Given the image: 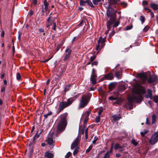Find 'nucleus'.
I'll list each match as a JSON object with an SVG mask.
<instances>
[{
	"label": "nucleus",
	"instance_id": "ddd939ff",
	"mask_svg": "<svg viewBox=\"0 0 158 158\" xmlns=\"http://www.w3.org/2000/svg\"><path fill=\"white\" fill-rule=\"evenodd\" d=\"M117 83L116 82H112L109 84L108 88L110 91H111L117 85Z\"/></svg>",
	"mask_w": 158,
	"mask_h": 158
},
{
	"label": "nucleus",
	"instance_id": "f3484780",
	"mask_svg": "<svg viewBox=\"0 0 158 158\" xmlns=\"http://www.w3.org/2000/svg\"><path fill=\"white\" fill-rule=\"evenodd\" d=\"M113 120L114 122L118 121L121 118V116L120 114H115L112 116Z\"/></svg>",
	"mask_w": 158,
	"mask_h": 158
},
{
	"label": "nucleus",
	"instance_id": "79ce46f5",
	"mask_svg": "<svg viewBox=\"0 0 158 158\" xmlns=\"http://www.w3.org/2000/svg\"><path fill=\"white\" fill-rule=\"evenodd\" d=\"M98 138L97 136H94V140L92 141L93 143L94 144H96V142L98 140Z\"/></svg>",
	"mask_w": 158,
	"mask_h": 158
},
{
	"label": "nucleus",
	"instance_id": "0e129e2a",
	"mask_svg": "<svg viewBox=\"0 0 158 158\" xmlns=\"http://www.w3.org/2000/svg\"><path fill=\"white\" fill-rule=\"evenodd\" d=\"M109 100H116V98L113 96H110L109 98Z\"/></svg>",
	"mask_w": 158,
	"mask_h": 158
},
{
	"label": "nucleus",
	"instance_id": "4be33fe9",
	"mask_svg": "<svg viewBox=\"0 0 158 158\" xmlns=\"http://www.w3.org/2000/svg\"><path fill=\"white\" fill-rule=\"evenodd\" d=\"M40 135L39 134L38 131H37L33 138L32 139L33 143H35L36 142V139L40 137Z\"/></svg>",
	"mask_w": 158,
	"mask_h": 158
},
{
	"label": "nucleus",
	"instance_id": "13d9d810",
	"mask_svg": "<svg viewBox=\"0 0 158 158\" xmlns=\"http://www.w3.org/2000/svg\"><path fill=\"white\" fill-rule=\"evenodd\" d=\"M88 119H89V118H86L85 117V118L84 121V125H85L87 124Z\"/></svg>",
	"mask_w": 158,
	"mask_h": 158
},
{
	"label": "nucleus",
	"instance_id": "09e8293b",
	"mask_svg": "<svg viewBox=\"0 0 158 158\" xmlns=\"http://www.w3.org/2000/svg\"><path fill=\"white\" fill-rule=\"evenodd\" d=\"M71 155V153L70 152H68L65 156V158H69V157Z\"/></svg>",
	"mask_w": 158,
	"mask_h": 158
},
{
	"label": "nucleus",
	"instance_id": "6ab92c4d",
	"mask_svg": "<svg viewBox=\"0 0 158 158\" xmlns=\"http://www.w3.org/2000/svg\"><path fill=\"white\" fill-rule=\"evenodd\" d=\"M46 141L47 142V143L49 145H52L54 142L52 138L49 137H47Z\"/></svg>",
	"mask_w": 158,
	"mask_h": 158
},
{
	"label": "nucleus",
	"instance_id": "3c124183",
	"mask_svg": "<svg viewBox=\"0 0 158 158\" xmlns=\"http://www.w3.org/2000/svg\"><path fill=\"white\" fill-rule=\"evenodd\" d=\"M148 131L147 130L144 131V132H141V135L142 137H144L146 134L148 132Z\"/></svg>",
	"mask_w": 158,
	"mask_h": 158
},
{
	"label": "nucleus",
	"instance_id": "c85d7f7f",
	"mask_svg": "<svg viewBox=\"0 0 158 158\" xmlns=\"http://www.w3.org/2000/svg\"><path fill=\"white\" fill-rule=\"evenodd\" d=\"M104 0H92V2L95 5H98L99 2L102 1H104Z\"/></svg>",
	"mask_w": 158,
	"mask_h": 158
},
{
	"label": "nucleus",
	"instance_id": "423d86ee",
	"mask_svg": "<svg viewBox=\"0 0 158 158\" xmlns=\"http://www.w3.org/2000/svg\"><path fill=\"white\" fill-rule=\"evenodd\" d=\"M106 41V37L102 38L100 36L98 41V44L96 45V50L99 51L105 45L104 43Z\"/></svg>",
	"mask_w": 158,
	"mask_h": 158
},
{
	"label": "nucleus",
	"instance_id": "7c9ffc66",
	"mask_svg": "<svg viewBox=\"0 0 158 158\" xmlns=\"http://www.w3.org/2000/svg\"><path fill=\"white\" fill-rule=\"evenodd\" d=\"M156 116L155 114H153L152 116V123L153 124L155 123L156 121Z\"/></svg>",
	"mask_w": 158,
	"mask_h": 158
},
{
	"label": "nucleus",
	"instance_id": "6e6552de",
	"mask_svg": "<svg viewBox=\"0 0 158 158\" xmlns=\"http://www.w3.org/2000/svg\"><path fill=\"white\" fill-rule=\"evenodd\" d=\"M157 142H158V131L154 132L149 141V143L152 145H154Z\"/></svg>",
	"mask_w": 158,
	"mask_h": 158
},
{
	"label": "nucleus",
	"instance_id": "5fc2aeb1",
	"mask_svg": "<svg viewBox=\"0 0 158 158\" xmlns=\"http://www.w3.org/2000/svg\"><path fill=\"white\" fill-rule=\"evenodd\" d=\"M120 144L118 143H116L114 146V148L115 150H117L119 149Z\"/></svg>",
	"mask_w": 158,
	"mask_h": 158
},
{
	"label": "nucleus",
	"instance_id": "b1692460",
	"mask_svg": "<svg viewBox=\"0 0 158 158\" xmlns=\"http://www.w3.org/2000/svg\"><path fill=\"white\" fill-rule=\"evenodd\" d=\"M118 90L119 91H123L126 89V87L125 85H118Z\"/></svg>",
	"mask_w": 158,
	"mask_h": 158
},
{
	"label": "nucleus",
	"instance_id": "a18cd8bd",
	"mask_svg": "<svg viewBox=\"0 0 158 158\" xmlns=\"http://www.w3.org/2000/svg\"><path fill=\"white\" fill-rule=\"evenodd\" d=\"M92 148V146L91 145L89 146L88 148L86 150L85 152L86 153H88L91 150Z\"/></svg>",
	"mask_w": 158,
	"mask_h": 158
},
{
	"label": "nucleus",
	"instance_id": "f257e3e1",
	"mask_svg": "<svg viewBox=\"0 0 158 158\" xmlns=\"http://www.w3.org/2000/svg\"><path fill=\"white\" fill-rule=\"evenodd\" d=\"M79 94H77L70 98L67 100V102L63 101L60 102L59 104L58 110L56 112L57 114H59L65 108L70 106L73 102L79 97Z\"/></svg>",
	"mask_w": 158,
	"mask_h": 158
},
{
	"label": "nucleus",
	"instance_id": "e433bc0d",
	"mask_svg": "<svg viewBox=\"0 0 158 158\" xmlns=\"http://www.w3.org/2000/svg\"><path fill=\"white\" fill-rule=\"evenodd\" d=\"M131 143L135 146H136L138 145V142H136L135 140L134 139H132Z\"/></svg>",
	"mask_w": 158,
	"mask_h": 158
},
{
	"label": "nucleus",
	"instance_id": "c756f323",
	"mask_svg": "<svg viewBox=\"0 0 158 158\" xmlns=\"http://www.w3.org/2000/svg\"><path fill=\"white\" fill-rule=\"evenodd\" d=\"M115 76L118 79L121 78V76L120 73L118 71L115 72Z\"/></svg>",
	"mask_w": 158,
	"mask_h": 158
},
{
	"label": "nucleus",
	"instance_id": "6e6d98bb",
	"mask_svg": "<svg viewBox=\"0 0 158 158\" xmlns=\"http://www.w3.org/2000/svg\"><path fill=\"white\" fill-rule=\"evenodd\" d=\"M12 42L13 43V47H12V53H13V55H14L15 52V46H14V40H12Z\"/></svg>",
	"mask_w": 158,
	"mask_h": 158
},
{
	"label": "nucleus",
	"instance_id": "4d7b16f0",
	"mask_svg": "<svg viewBox=\"0 0 158 158\" xmlns=\"http://www.w3.org/2000/svg\"><path fill=\"white\" fill-rule=\"evenodd\" d=\"M143 6H146L148 5V2L146 1H143L142 2Z\"/></svg>",
	"mask_w": 158,
	"mask_h": 158
},
{
	"label": "nucleus",
	"instance_id": "a19ab883",
	"mask_svg": "<svg viewBox=\"0 0 158 158\" xmlns=\"http://www.w3.org/2000/svg\"><path fill=\"white\" fill-rule=\"evenodd\" d=\"M62 45H63L62 44H58L56 48V52H57L58 51Z\"/></svg>",
	"mask_w": 158,
	"mask_h": 158
},
{
	"label": "nucleus",
	"instance_id": "603ef678",
	"mask_svg": "<svg viewBox=\"0 0 158 158\" xmlns=\"http://www.w3.org/2000/svg\"><path fill=\"white\" fill-rule=\"evenodd\" d=\"M100 117L99 116H98L96 117V118H95V122L97 123H98L100 122Z\"/></svg>",
	"mask_w": 158,
	"mask_h": 158
},
{
	"label": "nucleus",
	"instance_id": "f03ea898",
	"mask_svg": "<svg viewBox=\"0 0 158 158\" xmlns=\"http://www.w3.org/2000/svg\"><path fill=\"white\" fill-rule=\"evenodd\" d=\"M107 20L106 27L109 31L112 28V25L114 23L115 21H116V15L112 11L109 9L107 8L106 12Z\"/></svg>",
	"mask_w": 158,
	"mask_h": 158
},
{
	"label": "nucleus",
	"instance_id": "72a5a7b5",
	"mask_svg": "<svg viewBox=\"0 0 158 158\" xmlns=\"http://www.w3.org/2000/svg\"><path fill=\"white\" fill-rule=\"evenodd\" d=\"M80 4L81 6H85L86 5L85 1L83 0H80Z\"/></svg>",
	"mask_w": 158,
	"mask_h": 158
},
{
	"label": "nucleus",
	"instance_id": "680f3d73",
	"mask_svg": "<svg viewBox=\"0 0 158 158\" xmlns=\"http://www.w3.org/2000/svg\"><path fill=\"white\" fill-rule=\"evenodd\" d=\"M149 29V27L147 26H145L143 29V31L146 32H147L148 29Z\"/></svg>",
	"mask_w": 158,
	"mask_h": 158
},
{
	"label": "nucleus",
	"instance_id": "f8f14e48",
	"mask_svg": "<svg viewBox=\"0 0 158 158\" xmlns=\"http://www.w3.org/2000/svg\"><path fill=\"white\" fill-rule=\"evenodd\" d=\"M114 78V76L112 73H110L106 74L103 75V77L101 79V81L104 80H111Z\"/></svg>",
	"mask_w": 158,
	"mask_h": 158
},
{
	"label": "nucleus",
	"instance_id": "393cba45",
	"mask_svg": "<svg viewBox=\"0 0 158 158\" xmlns=\"http://www.w3.org/2000/svg\"><path fill=\"white\" fill-rule=\"evenodd\" d=\"M85 3L86 5L89 6H90L91 8H94V6L93 5L92 2L89 0H86Z\"/></svg>",
	"mask_w": 158,
	"mask_h": 158
},
{
	"label": "nucleus",
	"instance_id": "7ed1b4c3",
	"mask_svg": "<svg viewBox=\"0 0 158 158\" xmlns=\"http://www.w3.org/2000/svg\"><path fill=\"white\" fill-rule=\"evenodd\" d=\"M68 115V113L67 112L61 115L60 120L57 127V132L56 136L57 135L58 133L61 132L64 130L67 124L66 118Z\"/></svg>",
	"mask_w": 158,
	"mask_h": 158
},
{
	"label": "nucleus",
	"instance_id": "bf43d9fd",
	"mask_svg": "<svg viewBox=\"0 0 158 158\" xmlns=\"http://www.w3.org/2000/svg\"><path fill=\"white\" fill-rule=\"evenodd\" d=\"M3 103V101L1 99H0V109H2L3 108L1 106L2 105Z\"/></svg>",
	"mask_w": 158,
	"mask_h": 158
},
{
	"label": "nucleus",
	"instance_id": "5701e85b",
	"mask_svg": "<svg viewBox=\"0 0 158 158\" xmlns=\"http://www.w3.org/2000/svg\"><path fill=\"white\" fill-rule=\"evenodd\" d=\"M150 7L154 10L158 9V5L154 3H151L150 4Z\"/></svg>",
	"mask_w": 158,
	"mask_h": 158
},
{
	"label": "nucleus",
	"instance_id": "e2e57ef3",
	"mask_svg": "<svg viewBox=\"0 0 158 158\" xmlns=\"http://www.w3.org/2000/svg\"><path fill=\"white\" fill-rule=\"evenodd\" d=\"M110 156L109 154H107V153L105 154L104 157L103 158H109Z\"/></svg>",
	"mask_w": 158,
	"mask_h": 158
},
{
	"label": "nucleus",
	"instance_id": "9d476101",
	"mask_svg": "<svg viewBox=\"0 0 158 158\" xmlns=\"http://www.w3.org/2000/svg\"><path fill=\"white\" fill-rule=\"evenodd\" d=\"M71 46H68L65 50V56H64L63 60L64 61L67 60L70 57L72 53Z\"/></svg>",
	"mask_w": 158,
	"mask_h": 158
},
{
	"label": "nucleus",
	"instance_id": "aec40b11",
	"mask_svg": "<svg viewBox=\"0 0 158 158\" xmlns=\"http://www.w3.org/2000/svg\"><path fill=\"white\" fill-rule=\"evenodd\" d=\"M44 9L45 11H47L48 10L49 3L47 2V0H44Z\"/></svg>",
	"mask_w": 158,
	"mask_h": 158
},
{
	"label": "nucleus",
	"instance_id": "a878e982",
	"mask_svg": "<svg viewBox=\"0 0 158 158\" xmlns=\"http://www.w3.org/2000/svg\"><path fill=\"white\" fill-rule=\"evenodd\" d=\"M121 6L123 8H126L128 6V4L124 2H120Z\"/></svg>",
	"mask_w": 158,
	"mask_h": 158
},
{
	"label": "nucleus",
	"instance_id": "ea45409f",
	"mask_svg": "<svg viewBox=\"0 0 158 158\" xmlns=\"http://www.w3.org/2000/svg\"><path fill=\"white\" fill-rule=\"evenodd\" d=\"M79 148L77 147L76 148L75 150H74L73 152V155H76V154H77L78 152L79 151Z\"/></svg>",
	"mask_w": 158,
	"mask_h": 158
},
{
	"label": "nucleus",
	"instance_id": "58836bf2",
	"mask_svg": "<svg viewBox=\"0 0 158 158\" xmlns=\"http://www.w3.org/2000/svg\"><path fill=\"white\" fill-rule=\"evenodd\" d=\"M140 20L141 21L142 23L143 24L144 23L145 20V17L143 16H140L139 18Z\"/></svg>",
	"mask_w": 158,
	"mask_h": 158
},
{
	"label": "nucleus",
	"instance_id": "f704fd0d",
	"mask_svg": "<svg viewBox=\"0 0 158 158\" xmlns=\"http://www.w3.org/2000/svg\"><path fill=\"white\" fill-rule=\"evenodd\" d=\"M107 8L109 9L110 10H111L112 11L114 12V13L115 14V15H116V14L117 12V10H114V9H113L111 6H108Z\"/></svg>",
	"mask_w": 158,
	"mask_h": 158
},
{
	"label": "nucleus",
	"instance_id": "49530a36",
	"mask_svg": "<svg viewBox=\"0 0 158 158\" xmlns=\"http://www.w3.org/2000/svg\"><path fill=\"white\" fill-rule=\"evenodd\" d=\"M91 113L90 111H87L85 112V118H89V116Z\"/></svg>",
	"mask_w": 158,
	"mask_h": 158
},
{
	"label": "nucleus",
	"instance_id": "a211bd4d",
	"mask_svg": "<svg viewBox=\"0 0 158 158\" xmlns=\"http://www.w3.org/2000/svg\"><path fill=\"white\" fill-rule=\"evenodd\" d=\"M73 84H66L64 87V91L66 92L70 90Z\"/></svg>",
	"mask_w": 158,
	"mask_h": 158
},
{
	"label": "nucleus",
	"instance_id": "4c0bfd02",
	"mask_svg": "<svg viewBox=\"0 0 158 158\" xmlns=\"http://www.w3.org/2000/svg\"><path fill=\"white\" fill-rule=\"evenodd\" d=\"M52 24H53V26L52 27V29L54 31H56V22H54L53 20H52Z\"/></svg>",
	"mask_w": 158,
	"mask_h": 158
},
{
	"label": "nucleus",
	"instance_id": "37998d69",
	"mask_svg": "<svg viewBox=\"0 0 158 158\" xmlns=\"http://www.w3.org/2000/svg\"><path fill=\"white\" fill-rule=\"evenodd\" d=\"M96 56L95 55H94L91 56L90 58V62H92L95 59Z\"/></svg>",
	"mask_w": 158,
	"mask_h": 158
},
{
	"label": "nucleus",
	"instance_id": "dca6fc26",
	"mask_svg": "<svg viewBox=\"0 0 158 158\" xmlns=\"http://www.w3.org/2000/svg\"><path fill=\"white\" fill-rule=\"evenodd\" d=\"M79 140L77 138L74 141L72 144L71 145V149H73L78 145V143Z\"/></svg>",
	"mask_w": 158,
	"mask_h": 158
},
{
	"label": "nucleus",
	"instance_id": "1a4fd4ad",
	"mask_svg": "<svg viewBox=\"0 0 158 158\" xmlns=\"http://www.w3.org/2000/svg\"><path fill=\"white\" fill-rule=\"evenodd\" d=\"M97 76L96 74V71L95 69L93 68L92 69L91 74L90 76V80L92 82V83L94 85L96 84V79Z\"/></svg>",
	"mask_w": 158,
	"mask_h": 158
},
{
	"label": "nucleus",
	"instance_id": "412c9836",
	"mask_svg": "<svg viewBox=\"0 0 158 158\" xmlns=\"http://www.w3.org/2000/svg\"><path fill=\"white\" fill-rule=\"evenodd\" d=\"M44 156L45 157H47L48 158H52L53 157V155L48 152H45Z\"/></svg>",
	"mask_w": 158,
	"mask_h": 158
},
{
	"label": "nucleus",
	"instance_id": "cd10ccee",
	"mask_svg": "<svg viewBox=\"0 0 158 158\" xmlns=\"http://www.w3.org/2000/svg\"><path fill=\"white\" fill-rule=\"evenodd\" d=\"M29 152L28 155L29 156H31L33 152V147H30L29 148Z\"/></svg>",
	"mask_w": 158,
	"mask_h": 158
},
{
	"label": "nucleus",
	"instance_id": "052dcab7",
	"mask_svg": "<svg viewBox=\"0 0 158 158\" xmlns=\"http://www.w3.org/2000/svg\"><path fill=\"white\" fill-rule=\"evenodd\" d=\"M52 17H49L46 21V22H51L52 21Z\"/></svg>",
	"mask_w": 158,
	"mask_h": 158
},
{
	"label": "nucleus",
	"instance_id": "774afa93",
	"mask_svg": "<svg viewBox=\"0 0 158 158\" xmlns=\"http://www.w3.org/2000/svg\"><path fill=\"white\" fill-rule=\"evenodd\" d=\"M29 14L30 16H32L33 15V11L32 10H30V11L29 12Z\"/></svg>",
	"mask_w": 158,
	"mask_h": 158
},
{
	"label": "nucleus",
	"instance_id": "69168bd1",
	"mask_svg": "<svg viewBox=\"0 0 158 158\" xmlns=\"http://www.w3.org/2000/svg\"><path fill=\"white\" fill-rule=\"evenodd\" d=\"M5 87L3 86L1 88V91L2 92H3L5 91Z\"/></svg>",
	"mask_w": 158,
	"mask_h": 158
},
{
	"label": "nucleus",
	"instance_id": "4468645a",
	"mask_svg": "<svg viewBox=\"0 0 158 158\" xmlns=\"http://www.w3.org/2000/svg\"><path fill=\"white\" fill-rule=\"evenodd\" d=\"M120 0H109L108 2L109 3L108 6L116 5L118 2H119Z\"/></svg>",
	"mask_w": 158,
	"mask_h": 158
},
{
	"label": "nucleus",
	"instance_id": "0eeeda50",
	"mask_svg": "<svg viewBox=\"0 0 158 158\" xmlns=\"http://www.w3.org/2000/svg\"><path fill=\"white\" fill-rule=\"evenodd\" d=\"M147 82L150 84L158 82V76L155 74L150 75L148 77Z\"/></svg>",
	"mask_w": 158,
	"mask_h": 158
},
{
	"label": "nucleus",
	"instance_id": "20e7f679",
	"mask_svg": "<svg viewBox=\"0 0 158 158\" xmlns=\"http://www.w3.org/2000/svg\"><path fill=\"white\" fill-rule=\"evenodd\" d=\"M143 99L142 95L139 93H137L136 95H133L132 96L128 98V104L130 106L129 110L133 109V103L134 102H135L137 103H140Z\"/></svg>",
	"mask_w": 158,
	"mask_h": 158
},
{
	"label": "nucleus",
	"instance_id": "bb28decb",
	"mask_svg": "<svg viewBox=\"0 0 158 158\" xmlns=\"http://www.w3.org/2000/svg\"><path fill=\"white\" fill-rule=\"evenodd\" d=\"M119 24L120 22L119 20L116 21H115L114 23L112 24L113 25L112 27L113 28L116 27H117Z\"/></svg>",
	"mask_w": 158,
	"mask_h": 158
},
{
	"label": "nucleus",
	"instance_id": "de8ad7c7",
	"mask_svg": "<svg viewBox=\"0 0 158 158\" xmlns=\"http://www.w3.org/2000/svg\"><path fill=\"white\" fill-rule=\"evenodd\" d=\"M132 25H128L126 27V30H128L131 29L132 28Z\"/></svg>",
	"mask_w": 158,
	"mask_h": 158
},
{
	"label": "nucleus",
	"instance_id": "338daca9",
	"mask_svg": "<svg viewBox=\"0 0 158 158\" xmlns=\"http://www.w3.org/2000/svg\"><path fill=\"white\" fill-rule=\"evenodd\" d=\"M115 33V32L113 30V31H112L111 33L110 34V37L112 36H113L114 34Z\"/></svg>",
	"mask_w": 158,
	"mask_h": 158
},
{
	"label": "nucleus",
	"instance_id": "2f4dec72",
	"mask_svg": "<svg viewBox=\"0 0 158 158\" xmlns=\"http://www.w3.org/2000/svg\"><path fill=\"white\" fill-rule=\"evenodd\" d=\"M16 79L18 81H20L22 79L20 74L19 72L17 73L16 74Z\"/></svg>",
	"mask_w": 158,
	"mask_h": 158
},
{
	"label": "nucleus",
	"instance_id": "39448f33",
	"mask_svg": "<svg viewBox=\"0 0 158 158\" xmlns=\"http://www.w3.org/2000/svg\"><path fill=\"white\" fill-rule=\"evenodd\" d=\"M90 98L88 95L83 94L80 100L79 106V108H83L85 107L89 102Z\"/></svg>",
	"mask_w": 158,
	"mask_h": 158
},
{
	"label": "nucleus",
	"instance_id": "c9c22d12",
	"mask_svg": "<svg viewBox=\"0 0 158 158\" xmlns=\"http://www.w3.org/2000/svg\"><path fill=\"white\" fill-rule=\"evenodd\" d=\"M52 111H50L49 112H48L47 114L44 115V117L45 118H48V116L49 115H52Z\"/></svg>",
	"mask_w": 158,
	"mask_h": 158
},
{
	"label": "nucleus",
	"instance_id": "473e14b6",
	"mask_svg": "<svg viewBox=\"0 0 158 158\" xmlns=\"http://www.w3.org/2000/svg\"><path fill=\"white\" fill-rule=\"evenodd\" d=\"M152 98H153V100L154 102L155 103H157L158 102V96L155 95L154 96L152 97Z\"/></svg>",
	"mask_w": 158,
	"mask_h": 158
},
{
	"label": "nucleus",
	"instance_id": "2eb2a0df",
	"mask_svg": "<svg viewBox=\"0 0 158 158\" xmlns=\"http://www.w3.org/2000/svg\"><path fill=\"white\" fill-rule=\"evenodd\" d=\"M148 94L145 95V97L146 98H149L150 99H152V90L149 89H147Z\"/></svg>",
	"mask_w": 158,
	"mask_h": 158
},
{
	"label": "nucleus",
	"instance_id": "c03bdc74",
	"mask_svg": "<svg viewBox=\"0 0 158 158\" xmlns=\"http://www.w3.org/2000/svg\"><path fill=\"white\" fill-rule=\"evenodd\" d=\"M52 23L51 22H46V27L48 28H49V27L52 25Z\"/></svg>",
	"mask_w": 158,
	"mask_h": 158
},
{
	"label": "nucleus",
	"instance_id": "864d4df0",
	"mask_svg": "<svg viewBox=\"0 0 158 158\" xmlns=\"http://www.w3.org/2000/svg\"><path fill=\"white\" fill-rule=\"evenodd\" d=\"M98 63L97 61H94L91 64L92 66L93 67L94 65L97 66L98 65Z\"/></svg>",
	"mask_w": 158,
	"mask_h": 158
},
{
	"label": "nucleus",
	"instance_id": "9b49d317",
	"mask_svg": "<svg viewBox=\"0 0 158 158\" xmlns=\"http://www.w3.org/2000/svg\"><path fill=\"white\" fill-rule=\"evenodd\" d=\"M137 77L140 78L142 81V83L145 84L147 80H148V77L147 75L144 73H138L137 74Z\"/></svg>",
	"mask_w": 158,
	"mask_h": 158
},
{
	"label": "nucleus",
	"instance_id": "8fccbe9b",
	"mask_svg": "<svg viewBox=\"0 0 158 158\" xmlns=\"http://www.w3.org/2000/svg\"><path fill=\"white\" fill-rule=\"evenodd\" d=\"M85 128L84 127H83L81 129H80V128H79V131H81V134L82 135H84L85 132Z\"/></svg>",
	"mask_w": 158,
	"mask_h": 158
}]
</instances>
